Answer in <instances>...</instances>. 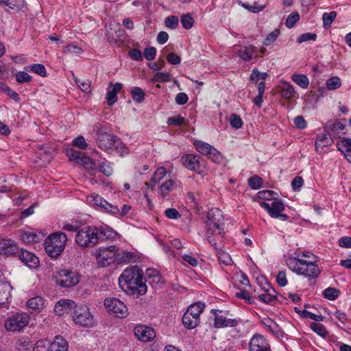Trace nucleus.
Instances as JSON below:
<instances>
[{
    "mask_svg": "<svg viewBox=\"0 0 351 351\" xmlns=\"http://www.w3.org/2000/svg\"><path fill=\"white\" fill-rule=\"evenodd\" d=\"M212 314L215 317L214 326L216 328H233L236 327L239 323L241 322V319L238 318H228L227 315L228 312H224L226 315H222L223 311L217 309L211 310Z\"/></svg>",
    "mask_w": 351,
    "mask_h": 351,
    "instance_id": "nucleus-13",
    "label": "nucleus"
},
{
    "mask_svg": "<svg viewBox=\"0 0 351 351\" xmlns=\"http://www.w3.org/2000/svg\"><path fill=\"white\" fill-rule=\"evenodd\" d=\"M267 292L259 294L258 298L260 301L265 304H271L274 301L277 300V292L271 285H267Z\"/></svg>",
    "mask_w": 351,
    "mask_h": 351,
    "instance_id": "nucleus-27",
    "label": "nucleus"
},
{
    "mask_svg": "<svg viewBox=\"0 0 351 351\" xmlns=\"http://www.w3.org/2000/svg\"><path fill=\"white\" fill-rule=\"evenodd\" d=\"M180 21L183 28L186 29H191L194 24V20L193 17L190 15V14H186L182 15L181 16Z\"/></svg>",
    "mask_w": 351,
    "mask_h": 351,
    "instance_id": "nucleus-53",
    "label": "nucleus"
},
{
    "mask_svg": "<svg viewBox=\"0 0 351 351\" xmlns=\"http://www.w3.org/2000/svg\"><path fill=\"white\" fill-rule=\"evenodd\" d=\"M73 145L81 149H85L88 147L85 138L83 136H78L73 140Z\"/></svg>",
    "mask_w": 351,
    "mask_h": 351,
    "instance_id": "nucleus-64",
    "label": "nucleus"
},
{
    "mask_svg": "<svg viewBox=\"0 0 351 351\" xmlns=\"http://www.w3.org/2000/svg\"><path fill=\"white\" fill-rule=\"evenodd\" d=\"M337 16V12L332 11L329 13L325 12L322 15L323 26L327 29L330 27L332 23L334 21Z\"/></svg>",
    "mask_w": 351,
    "mask_h": 351,
    "instance_id": "nucleus-41",
    "label": "nucleus"
},
{
    "mask_svg": "<svg viewBox=\"0 0 351 351\" xmlns=\"http://www.w3.org/2000/svg\"><path fill=\"white\" fill-rule=\"evenodd\" d=\"M337 147L351 164V138H345L337 143Z\"/></svg>",
    "mask_w": 351,
    "mask_h": 351,
    "instance_id": "nucleus-23",
    "label": "nucleus"
},
{
    "mask_svg": "<svg viewBox=\"0 0 351 351\" xmlns=\"http://www.w3.org/2000/svg\"><path fill=\"white\" fill-rule=\"evenodd\" d=\"M200 160L199 155L186 154L182 156L181 162L187 169L200 173Z\"/></svg>",
    "mask_w": 351,
    "mask_h": 351,
    "instance_id": "nucleus-16",
    "label": "nucleus"
},
{
    "mask_svg": "<svg viewBox=\"0 0 351 351\" xmlns=\"http://www.w3.org/2000/svg\"><path fill=\"white\" fill-rule=\"evenodd\" d=\"M250 351H267L268 344L263 336L254 335L249 343Z\"/></svg>",
    "mask_w": 351,
    "mask_h": 351,
    "instance_id": "nucleus-20",
    "label": "nucleus"
},
{
    "mask_svg": "<svg viewBox=\"0 0 351 351\" xmlns=\"http://www.w3.org/2000/svg\"><path fill=\"white\" fill-rule=\"evenodd\" d=\"M110 86H112V88L108 90L106 98L108 105L111 106L117 101V93L121 90L123 84L121 83L117 82L114 85L111 83Z\"/></svg>",
    "mask_w": 351,
    "mask_h": 351,
    "instance_id": "nucleus-22",
    "label": "nucleus"
},
{
    "mask_svg": "<svg viewBox=\"0 0 351 351\" xmlns=\"http://www.w3.org/2000/svg\"><path fill=\"white\" fill-rule=\"evenodd\" d=\"M73 322L81 326L92 327L94 325V318L89 308L84 304L75 305L72 315Z\"/></svg>",
    "mask_w": 351,
    "mask_h": 351,
    "instance_id": "nucleus-9",
    "label": "nucleus"
},
{
    "mask_svg": "<svg viewBox=\"0 0 351 351\" xmlns=\"http://www.w3.org/2000/svg\"><path fill=\"white\" fill-rule=\"evenodd\" d=\"M261 324L274 336L279 337L282 336V330L273 319L265 317L261 320Z\"/></svg>",
    "mask_w": 351,
    "mask_h": 351,
    "instance_id": "nucleus-21",
    "label": "nucleus"
},
{
    "mask_svg": "<svg viewBox=\"0 0 351 351\" xmlns=\"http://www.w3.org/2000/svg\"><path fill=\"white\" fill-rule=\"evenodd\" d=\"M259 204L261 208L267 211L272 218L285 210V205L282 200L276 198L271 205L265 202H260Z\"/></svg>",
    "mask_w": 351,
    "mask_h": 351,
    "instance_id": "nucleus-18",
    "label": "nucleus"
},
{
    "mask_svg": "<svg viewBox=\"0 0 351 351\" xmlns=\"http://www.w3.org/2000/svg\"><path fill=\"white\" fill-rule=\"evenodd\" d=\"M97 227L85 226L79 230L75 235L76 243L82 247H93L98 243Z\"/></svg>",
    "mask_w": 351,
    "mask_h": 351,
    "instance_id": "nucleus-7",
    "label": "nucleus"
},
{
    "mask_svg": "<svg viewBox=\"0 0 351 351\" xmlns=\"http://www.w3.org/2000/svg\"><path fill=\"white\" fill-rule=\"evenodd\" d=\"M171 80V75L169 73L158 72L152 78L154 82H169Z\"/></svg>",
    "mask_w": 351,
    "mask_h": 351,
    "instance_id": "nucleus-47",
    "label": "nucleus"
},
{
    "mask_svg": "<svg viewBox=\"0 0 351 351\" xmlns=\"http://www.w3.org/2000/svg\"><path fill=\"white\" fill-rule=\"evenodd\" d=\"M18 234L20 239L27 244L38 243L40 239L38 234L32 232L21 230Z\"/></svg>",
    "mask_w": 351,
    "mask_h": 351,
    "instance_id": "nucleus-30",
    "label": "nucleus"
},
{
    "mask_svg": "<svg viewBox=\"0 0 351 351\" xmlns=\"http://www.w3.org/2000/svg\"><path fill=\"white\" fill-rule=\"evenodd\" d=\"M106 309L118 318L126 317L128 315L126 305L117 298H107L104 300Z\"/></svg>",
    "mask_w": 351,
    "mask_h": 351,
    "instance_id": "nucleus-11",
    "label": "nucleus"
},
{
    "mask_svg": "<svg viewBox=\"0 0 351 351\" xmlns=\"http://www.w3.org/2000/svg\"><path fill=\"white\" fill-rule=\"evenodd\" d=\"M136 261V255L132 252L122 250L120 252L117 249V263L118 264H128Z\"/></svg>",
    "mask_w": 351,
    "mask_h": 351,
    "instance_id": "nucleus-26",
    "label": "nucleus"
},
{
    "mask_svg": "<svg viewBox=\"0 0 351 351\" xmlns=\"http://www.w3.org/2000/svg\"><path fill=\"white\" fill-rule=\"evenodd\" d=\"M16 81L19 84L29 83L32 81V76L25 71H19L15 75Z\"/></svg>",
    "mask_w": 351,
    "mask_h": 351,
    "instance_id": "nucleus-54",
    "label": "nucleus"
},
{
    "mask_svg": "<svg viewBox=\"0 0 351 351\" xmlns=\"http://www.w3.org/2000/svg\"><path fill=\"white\" fill-rule=\"evenodd\" d=\"M287 267L299 275L304 276L311 281L316 280L320 274V269L317 265L313 261H305L295 257H289L287 259Z\"/></svg>",
    "mask_w": 351,
    "mask_h": 351,
    "instance_id": "nucleus-3",
    "label": "nucleus"
},
{
    "mask_svg": "<svg viewBox=\"0 0 351 351\" xmlns=\"http://www.w3.org/2000/svg\"><path fill=\"white\" fill-rule=\"evenodd\" d=\"M295 94V90L293 85L289 83L285 82L280 90V95L285 99H291Z\"/></svg>",
    "mask_w": 351,
    "mask_h": 351,
    "instance_id": "nucleus-33",
    "label": "nucleus"
},
{
    "mask_svg": "<svg viewBox=\"0 0 351 351\" xmlns=\"http://www.w3.org/2000/svg\"><path fill=\"white\" fill-rule=\"evenodd\" d=\"M167 174L166 169L163 167H159L156 169L154 174L153 175L150 183L147 184V185L151 188L152 189H154V184L158 182H160Z\"/></svg>",
    "mask_w": 351,
    "mask_h": 351,
    "instance_id": "nucleus-35",
    "label": "nucleus"
},
{
    "mask_svg": "<svg viewBox=\"0 0 351 351\" xmlns=\"http://www.w3.org/2000/svg\"><path fill=\"white\" fill-rule=\"evenodd\" d=\"M67 241L66 235L61 232L50 234L45 240V251L51 258L58 257L63 252Z\"/></svg>",
    "mask_w": 351,
    "mask_h": 351,
    "instance_id": "nucleus-4",
    "label": "nucleus"
},
{
    "mask_svg": "<svg viewBox=\"0 0 351 351\" xmlns=\"http://www.w3.org/2000/svg\"><path fill=\"white\" fill-rule=\"evenodd\" d=\"M29 322V316L26 313L18 312L10 315L5 321V328L12 332H21Z\"/></svg>",
    "mask_w": 351,
    "mask_h": 351,
    "instance_id": "nucleus-8",
    "label": "nucleus"
},
{
    "mask_svg": "<svg viewBox=\"0 0 351 351\" xmlns=\"http://www.w3.org/2000/svg\"><path fill=\"white\" fill-rule=\"evenodd\" d=\"M340 294V291L334 287H328L324 291V296L329 300H335Z\"/></svg>",
    "mask_w": 351,
    "mask_h": 351,
    "instance_id": "nucleus-48",
    "label": "nucleus"
},
{
    "mask_svg": "<svg viewBox=\"0 0 351 351\" xmlns=\"http://www.w3.org/2000/svg\"><path fill=\"white\" fill-rule=\"evenodd\" d=\"M45 303V300L40 296H35L29 299L27 302V306L33 311L41 309Z\"/></svg>",
    "mask_w": 351,
    "mask_h": 351,
    "instance_id": "nucleus-34",
    "label": "nucleus"
},
{
    "mask_svg": "<svg viewBox=\"0 0 351 351\" xmlns=\"http://www.w3.org/2000/svg\"><path fill=\"white\" fill-rule=\"evenodd\" d=\"M217 256L219 261L225 265H231L233 263L229 254L221 249L217 251Z\"/></svg>",
    "mask_w": 351,
    "mask_h": 351,
    "instance_id": "nucleus-40",
    "label": "nucleus"
},
{
    "mask_svg": "<svg viewBox=\"0 0 351 351\" xmlns=\"http://www.w3.org/2000/svg\"><path fill=\"white\" fill-rule=\"evenodd\" d=\"M205 224L206 233L214 234L215 230H218L217 235L221 238L225 236L223 218L222 213L219 209H211L208 212Z\"/></svg>",
    "mask_w": 351,
    "mask_h": 351,
    "instance_id": "nucleus-6",
    "label": "nucleus"
},
{
    "mask_svg": "<svg viewBox=\"0 0 351 351\" xmlns=\"http://www.w3.org/2000/svg\"><path fill=\"white\" fill-rule=\"evenodd\" d=\"M206 157L210 159L212 162L216 164H220L223 161V156L220 152H219L214 147L211 151H210L209 154L206 156Z\"/></svg>",
    "mask_w": 351,
    "mask_h": 351,
    "instance_id": "nucleus-42",
    "label": "nucleus"
},
{
    "mask_svg": "<svg viewBox=\"0 0 351 351\" xmlns=\"http://www.w3.org/2000/svg\"><path fill=\"white\" fill-rule=\"evenodd\" d=\"M326 85L328 90H333L341 86V82L339 77L334 76L326 80Z\"/></svg>",
    "mask_w": 351,
    "mask_h": 351,
    "instance_id": "nucleus-45",
    "label": "nucleus"
},
{
    "mask_svg": "<svg viewBox=\"0 0 351 351\" xmlns=\"http://www.w3.org/2000/svg\"><path fill=\"white\" fill-rule=\"evenodd\" d=\"M97 236L98 237V241H105V240H111L116 237L117 232L108 226L101 228H97Z\"/></svg>",
    "mask_w": 351,
    "mask_h": 351,
    "instance_id": "nucleus-28",
    "label": "nucleus"
},
{
    "mask_svg": "<svg viewBox=\"0 0 351 351\" xmlns=\"http://www.w3.org/2000/svg\"><path fill=\"white\" fill-rule=\"evenodd\" d=\"M258 52V48L254 45H249L241 48L238 51L239 56L245 61H250L252 58V54Z\"/></svg>",
    "mask_w": 351,
    "mask_h": 351,
    "instance_id": "nucleus-32",
    "label": "nucleus"
},
{
    "mask_svg": "<svg viewBox=\"0 0 351 351\" xmlns=\"http://www.w3.org/2000/svg\"><path fill=\"white\" fill-rule=\"evenodd\" d=\"M120 288L128 295L135 298L147 292V286L143 271L137 265L125 268L119 278Z\"/></svg>",
    "mask_w": 351,
    "mask_h": 351,
    "instance_id": "nucleus-1",
    "label": "nucleus"
},
{
    "mask_svg": "<svg viewBox=\"0 0 351 351\" xmlns=\"http://www.w3.org/2000/svg\"><path fill=\"white\" fill-rule=\"evenodd\" d=\"M19 260L29 268H36L39 266L40 261L34 254L21 249L18 254Z\"/></svg>",
    "mask_w": 351,
    "mask_h": 351,
    "instance_id": "nucleus-17",
    "label": "nucleus"
},
{
    "mask_svg": "<svg viewBox=\"0 0 351 351\" xmlns=\"http://www.w3.org/2000/svg\"><path fill=\"white\" fill-rule=\"evenodd\" d=\"M25 5V0H8L6 6L12 10L20 11Z\"/></svg>",
    "mask_w": 351,
    "mask_h": 351,
    "instance_id": "nucleus-52",
    "label": "nucleus"
},
{
    "mask_svg": "<svg viewBox=\"0 0 351 351\" xmlns=\"http://www.w3.org/2000/svg\"><path fill=\"white\" fill-rule=\"evenodd\" d=\"M98 171L108 177L111 176L113 172L112 167L106 162H102L99 165Z\"/></svg>",
    "mask_w": 351,
    "mask_h": 351,
    "instance_id": "nucleus-58",
    "label": "nucleus"
},
{
    "mask_svg": "<svg viewBox=\"0 0 351 351\" xmlns=\"http://www.w3.org/2000/svg\"><path fill=\"white\" fill-rule=\"evenodd\" d=\"M280 34V30L278 29H274L272 32L269 34V35L265 39L263 44L265 46H269L271 45L277 38V37Z\"/></svg>",
    "mask_w": 351,
    "mask_h": 351,
    "instance_id": "nucleus-63",
    "label": "nucleus"
},
{
    "mask_svg": "<svg viewBox=\"0 0 351 351\" xmlns=\"http://www.w3.org/2000/svg\"><path fill=\"white\" fill-rule=\"evenodd\" d=\"M262 184H263V179L258 176H254L250 177L248 179V185L252 189H254V190L259 189L261 187Z\"/></svg>",
    "mask_w": 351,
    "mask_h": 351,
    "instance_id": "nucleus-49",
    "label": "nucleus"
},
{
    "mask_svg": "<svg viewBox=\"0 0 351 351\" xmlns=\"http://www.w3.org/2000/svg\"><path fill=\"white\" fill-rule=\"evenodd\" d=\"M328 134L326 132V134H322L321 136H319L315 143V147L316 149V151L319 152V148L326 147L330 145V143L328 141Z\"/></svg>",
    "mask_w": 351,
    "mask_h": 351,
    "instance_id": "nucleus-43",
    "label": "nucleus"
},
{
    "mask_svg": "<svg viewBox=\"0 0 351 351\" xmlns=\"http://www.w3.org/2000/svg\"><path fill=\"white\" fill-rule=\"evenodd\" d=\"M30 348H32V343L27 337L19 339L16 343V349L19 351H28Z\"/></svg>",
    "mask_w": 351,
    "mask_h": 351,
    "instance_id": "nucleus-50",
    "label": "nucleus"
},
{
    "mask_svg": "<svg viewBox=\"0 0 351 351\" xmlns=\"http://www.w3.org/2000/svg\"><path fill=\"white\" fill-rule=\"evenodd\" d=\"M205 308V304L197 302L191 304L184 313L182 321L184 326L187 329L196 328L200 322V315Z\"/></svg>",
    "mask_w": 351,
    "mask_h": 351,
    "instance_id": "nucleus-5",
    "label": "nucleus"
},
{
    "mask_svg": "<svg viewBox=\"0 0 351 351\" xmlns=\"http://www.w3.org/2000/svg\"><path fill=\"white\" fill-rule=\"evenodd\" d=\"M30 71L39 75L41 77L47 76V71L45 66L42 64H33L29 66Z\"/></svg>",
    "mask_w": 351,
    "mask_h": 351,
    "instance_id": "nucleus-51",
    "label": "nucleus"
},
{
    "mask_svg": "<svg viewBox=\"0 0 351 351\" xmlns=\"http://www.w3.org/2000/svg\"><path fill=\"white\" fill-rule=\"evenodd\" d=\"M345 128V125L339 121L332 122L329 121L324 127L325 131L328 134L329 137L335 138L340 131Z\"/></svg>",
    "mask_w": 351,
    "mask_h": 351,
    "instance_id": "nucleus-24",
    "label": "nucleus"
},
{
    "mask_svg": "<svg viewBox=\"0 0 351 351\" xmlns=\"http://www.w3.org/2000/svg\"><path fill=\"white\" fill-rule=\"evenodd\" d=\"M178 187L177 182L172 180H168L163 182L159 188V193L163 198H166L169 193Z\"/></svg>",
    "mask_w": 351,
    "mask_h": 351,
    "instance_id": "nucleus-31",
    "label": "nucleus"
},
{
    "mask_svg": "<svg viewBox=\"0 0 351 351\" xmlns=\"http://www.w3.org/2000/svg\"><path fill=\"white\" fill-rule=\"evenodd\" d=\"M95 257L99 266L106 267L117 262V248L114 245L95 249Z\"/></svg>",
    "mask_w": 351,
    "mask_h": 351,
    "instance_id": "nucleus-10",
    "label": "nucleus"
},
{
    "mask_svg": "<svg viewBox=\"0 0 351 351\" xmlns=\"http://www.w3.org/2000/svg\"><path fill=\"white\" fill-rule=\"evenodd\" d=\"M178 18L176 16H169L165 19V26L169 29H175L178 26Z\"/></svg>",
    "mask_w": 351,
    "mask_h": 351,
    "instance_id": "nucleus-56",
    "label": "nucleus"
},
{
    "mask_svg": "<svg viewBox=\"0 0 351 351\" xmlns=\"http://www.w3.org/2000/svg\"><path fill=\"white\" fill-rule=\"evenodd\" d=\"M267 76L268 75L267 73H261L258 69H254L252 70L250 78L251 81L257 82L260 79L265 80Z\"/></svg>",
    "mask_w": 351,
    "mask_h": 351,
    "instance_id": "nucleus-62",
    "label": "nucleus"
},
{
    "mask_svg": "<svg viewBox=\"0 0 351 351\" xmlns=\"http://www.w3.org/2000/svg\"><path fill=\"white\" fill-rule=\"evenodd\" d=\"M291 80L293 82L300 86L302 88L306 89L309 85L308 77L304 74H293Z\"/></svg>",
    "mask_w": 351,
    "mask_h": 351,
    "instance_id": "nucleus-36",
    "label": "nucleus"
},
{
    "mask_svg": "<svg viewBox=\"0 0 351 351\" xmlns=\"http://www.w3.org/2000/svg\"><path fill=\"white\" fill-rule=\"evenodd\" d=\"M80 279V276L76 272L62 269L58 272V276L56 277V282L58 285L64 288H69L76 285Z\"/></svg>",
    "mask_w": 351,
    "mask_h": 351,
    "instance_id": "nucleus-12",
    "label": "nucleus"
},
{
    "mask_svg": "<svg viewBox=\"0 0 351 351\" xmlns=\"http://www.w3.org/2000/svg\"><path fill=\"white\" fill-rule=\"evenodd\" d=\"M79 163L88 170H94L95 169V163L90 157L83 156Z\"/></svg>",
    "mask_w": 351,
    "mask_h": 351,
    "instance_id": "nucleus-59",
    "label": "nucleus"
},
{
    "mask_svg": "<svg viewBox=\"0 0 351 351\" xmlns=\"http://www.w3.org/2000/svg\"><path fill=\"white\" fill-rule=\"evenodd\" d=\"M135 337L142 342H149L156 337L155 330L149 326L138 325L134 329Z\"/></svg>",
    "mask_w": 351,
    "mask_h": 351,
    "instance_id": "nucleus-15",
    "label": "nucleus"
},
{
    "mask_svg": "<svg viewBox=\"0 0 351 351\" xmlns=\"http://www.w3.org/2000/svg\"><path fill=\"white\" fill-rule=\"evenodd\" d=\"M93 132L98 147L102 150L109 154L116 152L121 156L128 153V149L122 141L110 133L109 124L98 122L93 125Z\"/></svg>",
    "mask_w": 351,
    "mask_h": 351,
    "instance_id": "nucleus-2",
    "label": "nucleus"
},
{
    "mask_svg": "<svg viewBox=\"0 0 351 351\" xmlns=\"http://www.w3.org/2000/svg\"><path fill=\"white\" fill-rule=\"evenodd\" d=\"M12 287L0 270V308L7 306L10 302Z\"/></svg>",
    "mask_w": 351,
    "mask_h": 351,
    "instance_id": "nucleus-14",
    "label": "nucleus"
},
{
    "mask_svg": "<svg viewBox=\"0 0 351 351\" xmlns=\"http://www.w3.org/2000/svg\"><path fill=\"white\" fill-rule=\"evenodd\" d=\"M235 295L238 298L243 299L245 301L248 303L249 304H252L254 303V298L251 297L248 292L245 290H242L239 292H237L235 293Z\"/></svg>",
    "mask_w": 351,
    "mask_h": 351,
    "instance_id": "nucleus-60",
    "label": "nucleus"
},
{
    "mask_svg": "<svg viewBox=\"0 0 351 351\" xmlns=\"http://www.w3.org/2000/svg\"><path fill=\"white\" fill-rule=\"evenodd\" d=\"M18 252V247L14 241L10 239H0V254L12 256Z\"/></svg>",
    "mask_w": 351,
    "mask_h": 351,
    "instance_id": "nucleus-19",
    "label": "nucleus"
},
{
    "mask_svg": "<svg viewBox=\"0 0 351 351\" xmlns=\"http://www.w3.org/2000/svg\"><path fill=\"white\" fill-rule=\"evenodd\" d=\"M132 99L136 103H141L144 101L145 93L140 87L134 86L130 91Z\"/></svg>",
    "mask_w": 351,
    "mask_h": 351,
    "instance_id": "nucleus-38",
    "label": "nucleus"
},
{
    "mask_svg": "<svg viewBox=\"0 0 351 351\" xmlns=\"http://www.w3.org/2000/svg\"><path fill=\"white\" fill-rule=\"evenodd\" d=\"M184 123H185V119L180 115L171 117L167 119V124L169 125L181 126Z\"/></svg>",
    "mask_w": 351,
    "mask_h": 351,
    "instance_id": "nucleus-61",
    "label": "nucleus"
},
{
    "mask_svg": "<svg viewBox=\"0 0 351 351\" xmlns=\"http://www.w3.org/2000/svg\"><path fill=\"white\" fill-rule=\"evenodd\" d=\"M66 154L69 158L70 160L75 161L77 163L80 162L83 157L82 153L80 151L75 150L73 148L67 149Z\"/></svg>",
    "mask_w": 351,
    "mask_h": 351,
    "instance_id": "nucleus-46",
    "label": "nucleus"
},
{
    "mask_svg": "<svg viewBox=\"0 0 351 351\" xmlns=\"http://www.w3.org/2000/svg\"><path fill=\"white\" fill-rule=\"evenodd\" d=\"M75 302L70 300H60L56 302L54 307V311L58 315L61 316L67 311L75 308Z\"/></svg>",
    "mask_w": 351,
    "mask_h": 351,
    "instance_id": "nucleus-25",
    "label": "nucleus"
},
{
    "mask_svg": "<svg viewBox=\"0 0 351 351\" xmlns=\"http://www.w3.org/2000/svg\"><path fill=\"white\" fill-rule=\"evenodd\" d=\"M33 351H50V341L47 339H40L36 341Z\"/></svg>",
    "mask_w": 351,
    "mask_h": 351,
    "instance_id": "nucleus-44",
    "label": "nucleus"
},
{
    "mask_svg": "<svg viewBox=\"0 0 351 351\" xmlns=\"http://www.w3.org/2000/svg\"><path fill=\"white\" fill-rule=\"evenodd\" d=\"M230 123L232 128L238 130L243 125V121L241 117L237 114H232L230 117Z\"/></svg>",
    "mask_w": 351,
    "mask_h": 351,
    "instance_id": "nucleus-55",
    "label": "nucleus"
},
{
    "mask_svg": "<svg viewBox=\"0 0 351 351\" xmlns=\"http://www.w3.org/2000/svg\"><path fill=\"white\" fill-rule=\"evenodd\" d=\"M310 328L313 332L322 337L325 338L328 335L325 326L322 324L312 322L310 325Z\"/></svg>",
    "mask_w": 351,
    "mask_h": 351,
    "instance_id": "nucleus-39",
    "label": "nucleus"
},
{
    "mask_svg": "<svg viewBox=\"0 0 351 351\" xmlns=\"http://www.w3.org/2000/svg\"><path fill=\"white\" fill-rule=\"evenodd\" d=\"M68 342L62 337L56 336L52 342H50V351H68Z\"/></svg>",
    "mask_w": 351,
    "mask_h": 351,
    "instance_id": "nucleus-29",
    "label": "nucleus"
},
{
    "mask_svg": "<svg viewBox=\"0 0 351 351\" xmlns=\"http://www.w3.org/2000/svg\"><path fill=\"white\" fill-rule=\"evenodd\" d=\"M299 19L300 15L298 12H293L290 14L285 22L286 27L288 28H292Z\"/></svg>",
    "mask_w": 351,
    "mask_h": 351,
    "instance_id": "nucleus-57",
    "label": "nucleus"
},
{
    "mask_svg": "<svg viewBox=\"0 0 351 351\" xmlns=\"http://www.w3.org/2000/svg\"><path fill=\"white\" fill-rule=\"evenodd\" d=\"M194 146L196 149V150L201 154L202 155L207 156L210 151L212 150L213 148V146L210 145V144L202 141H195L194 142Z\"/></svg>",
    "mask_w": 351,
    "mask_h": 351,
    "instance_id": "nucleus-37",
    "label": "nucleus"
}]
</instances>
